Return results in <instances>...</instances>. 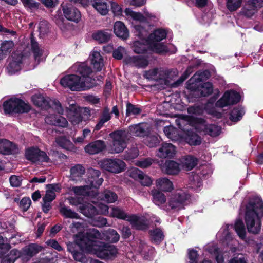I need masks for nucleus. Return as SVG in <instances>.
Segmentation results:
<instances>
[{
  "mask_svg": "<svg viewBox=\"0 0 263 263\" xmlns=\"http://www.w3.org/2000/svg\"><path fill=\"white\" fill-rule=\"evenodd\" d=\"M110 36V33L107 30H98L94 32L92 34V39L100 43L108 42Z\"/></svg>",
  "mask_w": 263,
  "mask_h": 263,
  "instance_id": "c85d7f7f",
  "label": "nucleus"
},
{
  "mask_svg": "<svg viewBox=\"0 0 263 263\" xmlns=\"http://www.w3.org/2000/svg\"><path fill=\"white\" fill-rule=\"evenodd\" d=\"M170 70L163 68H155L145 71L144 77L147 79L160 81L161 84L166 85L170 78Z\"/></svg>",
  "mask_w": 263,
  "mask_h": 263,
  "instance_id": "1a4fd4ad",
  "label": "nucleus"
},
{
  "mask_svg": "<svg viewBox=\"0 0 263 263\" xmlns=\"http://www.w3.org/2000/svg\"><path fill=\"white\" fill-rule=\"evenodd\" d=\"M165 135L172 140H175L177 137V130L172 126H167L163 129Z\"/></svg>",
  "mask_w": 263,
  "mask_h": 263,
  "instance_id": "13d9d810",
  "label": "nucleus"
},
{
  "mask_svg": "<svg viewBox=\"0 0 263 263\" xmlns=\"http://www.w3.org/2000/svg\"><path fill=\"white\" fill-rule=\"evenodd\" d=\"M22 58L23 56L21 53H13L9 58L7 70L10 74H14L21 69Z\"/></svg>",
  "mask_w": 263,
  "mask_h": 263,
  "instance_id": "ddd939ff",
  "label": "nucleus"
},
{
  "mask_svg": "<svg viewBox=\"0 0 263 263\" xmlns=\"http://www.w3.org/2000/svg\"><path fill=\"white\" fill-rule=\"evenodd\" d=\"M50 162L51 160L47 154L39 149L38 153V157H37L36 162Z\"/></svg>",
  "mask_w": 263,
  "mask_h": 263,
  "instance_id": "774afa93",
  "label": "nucleus"
},
{
  "mask_svg": "<svg viewBox=\"0 0 263 263\" xmlns=\"http://www.w3.org/2000/svg\"><path fill=\"white\" fill-rule=\"evenodd\" d=\"M39 150V148L34 147L27 148L25 152L26 158L32 162H36Z\"/></svg>",
  "mask_w": 263,
  "mask_h": 263,
  "instance_id": "c03bdc74",
  "label": "nucleus"
},
{
  "mask_svg": "<svg viewBox=\"0 0 263 263\" xmlns=\"http://www.w3.org/2000/svg\"><path fill=\"white\" fill-rule=\"evenodd\" d=\"M75 74H67L60 80L61 85L71 91H82L90 88L92 85L89 83L91 81L89 77L92 70L85 63L75 64L71 68Z\"/></svg>",
  "mask_w": 263,
  "mask_h": 263,
  "instance_id": "f03ea898",
  "label": "nucleus"
},
{
  "mask_svg": "<svg viewBox=\"0 0 263 263\" xmlns=\"http://www.w3.org/2000/svg\"><path fill=\"white\" fill-rule=\"evenodd\" d=\"M125 13L127 16L130 17L133 21L139 23L148 22L156 18V16L154 14L149 13L146 10H144L143 12L144 14H142L140 12L133 11L129 8H126L125 10Z\"/></svg>",
  "mask_w": 263,
  "mask_h": 263,
  "instance_id": "f8f14e48",
  "label": "nucleus"
},
{
  "mask_svg": "<svg viewBox=\"0 0 263 263\" xmlns=\"http://www.w3.org/2000/svg\"><path fill=\"white\" fill-rule=\"evenodd\" d=\"M166 37V32L165 30L159 29L151 34L146 40V42L149 45V48L154 52L162 53L168 51L167 47L161 43V41Z\"/></svg>",
  "mask_w": 263,
  "mask_h": 263,
  "instance_id": "423d86ee",
  "label": "nucleus"
},
{
  "mask_svg": "<svg viewBox=\"0 0 263 263\" xmlns=\"http://www.w3.org/2000/svg\"><path fill=\"white\" fill-rule=\"evenodd\" d=\"M153 162L151 158H146L136 161L135 165L142 168H145L151 166Z\"/></svg>",
  "mask_w": 263,
  "mask_h": 263,
  "instance_id": "680f3d73",
  "label": "nucleus"
},
{
  "mask_svg": "<svg viewBox=\"0 0 263 263\" xmlns=\"http://www.w3.org/2000/svg\"><path fill=\"white\" fill-rule=\"evenodd\" d=\"M104 239L111 242L118 241L120 235L114 229H109L103 233Z\"/></svg>",
  "mask_w": 263,
  "mask_h": 263,
  "instance_id": "79ce46f5",
  "label": "nucleus"
},
{
  "mask_svg": "<svg viewBox=\"0 0 263 263\" xmlns=\"http://www.w3.org/2000/svg\"><path fill=\"white\" fill-rule=\"evenodd\" d=\"M213 88L212 83L206 82L203 84L199 89L201 96L205 97L211 94L213 92Z\"/></svg>",
  "mask_w": 263,
  "mask_h": 263,
  "instance_id": "5fc2aeb1",
  "label": "nucleus"
},
{
  "mask_svg": "<svg viewBox=\"0 0 263 263\" xmlns=\"http://www.w3.org/2000/svg\"><path fill=\"white\" fill-rule=\"evenodd\" d=\"M232 225L226 224L223 226L217 234V237L222 243L228 245L231 241H233L232 237L229 230L232 228Z\"/></svg>",
  "mask_w": 263,
  "mask_h": 263,
  "instance_id": "aec40b11",
  "label": "nucleus"
},
{
  "mask_svg": "<svg viewBox=\"0 0 263 263\" xmlns=\"http://www.w3.org/2000/svg\"><path fill=\"white\" fill-rule=\"evenodd\" d=\"M126 64L137 68H145L148 64L147 59L140 55L128 57L124 60Z\"/></svg>",
  "mask_w": 263,
  "mask_h": 263,
  "instance_id": "2eb2a0df",
  "label": "nucleus"
},
{
  "mask_svg": "<svg viewBox=\"0 0 263 263\" xmlns=\"http://www.w3.org/2000/svg\"><path fill=\"white\" fill-rule=\"evenodd\" d=\"M103 239V234H101L97 229H91L89 230L86 236H84L82 234L77 235L75 242L85 253L94 254L102 259L114 258L118 253L114 246L96 240Z\"/></svg>",
  "mask_w": 263,
  "mask_h": 263,
  "instance_id": "f257e3e1",
  "label": "nucleus"
},
{
  "mask_svg": "<svg viewBox=\"0 0 263 263\" xmlns=\"http://www.w3.org/2000/svg\"><path fill=\"white\" fill-rule=\"evenodd\" d=\"M105 147V144L103 141L97 140L86 145L85 151L90 155H93L101 152Z\"/></svg>",
  "mask_w": 263,
  "mask_h": 263,
  "instance_id": "412c9836",
  "label": "nucleus"
},
{
  "mask_svg": "<svg viewBox=\"0 0 263 263\" xmlns=\"http://www.w3.org/2000/svg\"><path fill=\"white\" fill-rule=\"evenodd\" d=\"M85 173V168L82 165L77 164L70 168V178L73 180H78Z\"/></svg>",
  "mask_w": 263,
  "mask_h": 263,
  "instance_id": "f704fd0d",
  "label": "nucleus"
},
{
  "mask_svg": "<svg viewBox=\"0 0 263 263\" xmlns=\"http://www.w3.org/2000/svg\"><path fill=\"white\" fill-rule=\"evenodd\" d=\"M242 2V0H227V8L230 11H236L241 7Z\"/></svg>",
  "mask_w": 263,
  "mask_h": 263,
  "instance_id": "4d7b16f0",
  "label": "nucleus"
},
{
  "mask_svg": "<svg viewBox=\"0 0 263 263\" xmlns=\"http://www.w3.org/2000/svg\"><path fill=\"white\" fill-rule=\"evenodd\" d=\"M190 180L191 187L197 190H198L202 185L201 180L197 174H194L190 176Z\"/></svg>",
  "mask_w": 263,
  "mask_h": 263,
  "instance_id": "6e6d98bb",
  "label": "nucleus"
},
{
  "mask_svg": "<svg viewBox=\"0 0 263 263\" xmlns=\"http://www.w3.org/2000/svg\"><path fill=\"white\" fill-rule=\"evenodd\" d=\"M42 250V247L36 244L32 243L24 249V253L29 256L32 257Z\"/></svg>",
  "mask_w": 263,
  "mask_h": 263,
  "instance_id": "58836bf2",
  "label": "nucleus"
},
{
  "mask_svg": "<svg viewBox=\"0 0 263 263\" xmlns=\"http://www.w3.org/2000/svg\"><path fill=\"white\" fill-rule=\"evenodd\" d=\"M69 121L73 125L78 124L82 121V118L80 113L77 110H70L68 114Z\"/></svg>",
  "mask_w": 263,
  "mask_h": 263,
  "instance_id": "09e8293b",
  "label": "nucleus"
},
{
  "mask_svg": "<svg viewBox=\"0 0 263 263\" xmlns=\"http://www.w3.org/2000/svg\"><path fill=\"white\" fill-rule=\"evenodd\" d=\"M197 159L192 156H185L181 160L183 167L187 171L193 169L197 165Z\"/></svg>",
  "mask_w": 263,
  "mask_h": 263,
  "instance_id": "72a5a7b5",
  "label": "nucleus"
},
{
  "mask_svg": "<svg viewBox=\"0 0 263 263\" xmlns=\"http://www.w3.org/2000/svg\"><path fill=\"white\" fill-rule=\"evenodd\" d=\"M176 153V148L171 143H165L158 149L157 156L160 158L173 157Z\"/></svg>",
  "mask_w": 263,
  "mask_h": 263,
  "instance_id": "dca6fc26",
  "label": "nucleus"
},
{
  "mask_svg": "<svg viewBox=\"0 0 263 263\" xmlns=\"http://www.w3.org/2000/svg\"><path fill=\"white\" fill-rule=\"evenodd\" d=\"M90 190H91V189L88 185L73 186L71 187V191L78 195L93 196L91 193Z\"/></svg>",
  "mask_w": 263,
  "mask_h": 263,
  "instance_id": "a19ab883",
  "label": "nucleus"
},
{
  "mask_svg": "<svg viewBox=\"0 0 263 263\" xmlns=\"http://www.w3.org/2000/svg\"><path fill=\"white\" fill-rule=\"evenodd\" d=\"M100 172L99 171L90 168L89 170V178L91 187L97 188L102 184L103 179L100 177Z\"/></svg>",
  "mask_w": 263,
  "mask_h": 263,
  "instance_id": "393cba45",
  "label": "nucleus"
},
{
  "mask_svg": "<svg viewBox=\"0 0 263 263\" xmlns=\"http://www.w3.org/2000/svg\"><path fill=\"white\" fill-rule=\"evenodd\" d=\"M14 46L13 42L9 41L3 42L0 47V60L6 58Z\"/></svg>",
  "mask_w": 263,
  "mask_h": 263,
  "instance_id": "c9c22d12",
  "label": "nucleus"
},
{
  "mask_svg": "<svg viewBox=\"0 0 263 263\" xmlns=\"http://www.w3.org/2000/svg\"><path fill=\"white\" fill-rule=\"evenodd\" d=\"M153 201L157 205L161 206L164 210L169 211L174 210L178 211L184 208L185 201L189 198L186 192L180 189L176 190L169 198L167 204H165L166 198L165 195L159 191H152Z\"/></svg>",
  "mask_w": 263,
  "mask_h": 263,
  "instance_id": "7ed1b4c3",
  "label": "nucleus"
},
{
  "mask_svg": "<svg viewBox=\"0 0 263 263\" xmlns=\"http://www.w3.org/2000/svg\"><path fill=\"white\" fill-rule=\"evenodd\" d=\"M186 129L184 137L187 143L191 145H199L201 142V137L193 131Z\"/></svg>",
  "mask_w": 263,
  "mask_h": 263,
  "instance_id": "cd10ccee",
  "label": "nucleus"
},
{
  "mask_svg": "<svg viewBox=\"0 0 263 263\" xmlns=\"http://www.w3.org/2000/svg\"><path fill=\"white\" fill-rule=\"evenodd\" d=\"M187 121L189 125L194 127L199 133L208 135L211 137L218 136L221 133V127L215 124L208 123L206 121L201 118L187 117L186 120L181 119L178 124L182 128V124Z\"/></svg>",
  "mask_w": 263,
  "mask_h": 263,
  "instance_id": "39448f33",
  "label": "nucleus"
},
{
  "mask_svg": "<svg viewBox=\"0 0 263 263\" xmlns=\"http://www.w3.org/2000/svg\"><path fill=\"white\" fill-rule=\"evenodd\" d=\"M144 173L137 168H132L128 172L129 176L136 180L140 179Z\"/></svg>",
  "mask_w": 263,
  "mask_h": 263,
  "instance_id": "bf43d9fd",
  "label": "nucleus"
},
{
  "mask_svg": "<svg viewBox=\"0 0 263 263\" xmlns=\"http://www.w3.org/2000/svg\"><path fill=\"white\" fill-rule=\"evenodd\" d=\"M111 118L110 114L108 108H105L100 118L98 123L95 126V129L98 130H99L103 125V124L109 121Z\"/></svg>",
  "mask_w": 263,
  "mask_h": 263,
  "instance_id": "ea45409f",
  "label": "nucleus"
},
{
  "mask_svg": "<svg viewBox=\"0 0 263 263\" xmlns=\"http://www.w3.org/2000/svg\"><path fill=\"white\" fill-rule=\"evenodd\" d=\"M3 108L6 114L24 113L28 112L30 106L25 103L23 100L12 98L3 103Z\"/></svg>",
  "mask_w": 263,
  "mask_h": 263,
  "instance_id": "6e6552de",
  "label": "nucleus"
},
{
  "mask_svg": "<svg viewBox=\"0 0 263 263\" xmlns=\"http://www.w3.org/2000/svg\"><path fill=\"white\" fill-rule=\"evenodd\" d=\"M102 168L113 173H119L125 168L124 162L119 159H106L99 163Z\"/></svg>",
  "mask_w": 263,
  "mask_h": 263,
  "instance_id": "9d476101",
  "label": "nucleus"
},
{
  "mask_svg": "<svg viewBox=\"0 0 263 263\" xmlns=\"http://www.w3.org/2000/svg\"><path fill=\"white\" fill-rule=\"evenodd\" d=\"M32 101L34 104L41 107L46 108L51 106L49 98H45L41 95H35L32 97Z\"/></svg>",
  "mask_w": 263,
  "mask_h": 263,
  "instance_id": "473e14b6",
  "label": "nucleus"
},
{
  "mask_svg": "<svg viewBox=\"0 0 263 263\" xmlns=\"http://www.w3.org/2000/svg\"><path fill=\"white\" fill-rule=\"evenodd\" d=\"M146 125L143 123L133 125L129 127V134L135 136L144 137L146 135Z\"/></svg>",
  "mask_w": 263,
  "mask_h": 263,
  "instance_id": "c756f323",
  "label": "nucleus"
},
{
  "mask_svg": "<svg viewBox=\"0 0 263 263\" xmlns=\"http://www.w3.org/2000/svg\"><path fill=\"white\" fill-rule=\"evenodd\" d=\"M78 210L84 215L88 217H92L98 214L96 208L88 203H83L79 207Z\"/></svg>",
  "mask_w": 263,
  "mask_h": 263,
  "instance_id": "a878e982",
  "label": "nucleus"
},
{
  "mask_svg": "<svg viewBox=\"0 0 263 263\" xmlns=\"http://www.w3.org/2000/svg\"><path fill=\"white\" fill-rule=\"evenodd\" d=\"M59 211L61 215L65 218L71 219L79 218V216L77 213L64 205H61Z\"/></svg>",
  "mask_w": 263,
  "mask_h": 263,
  "instance_id": "e433bc0d",
  "label": "nucleus"
},
{
  "mask_svg": "<svg viewBox=\"0 0 263 263\" xmlns=\"http://www.w3.org/2000/svg\"><path fill=\"white\" fill-rule=\"evenodd\" d=\"M111 138V153H119L126 147L128 140V133L125 130H117L109 135Z\"/></svg>",
  "mask_w": 263,
  "mask_h": 263,
  "instance_id": "0eeeda50",
  "label": "nucleus"
},
{
  "mask_svg": "<svg viewBox=\"0 0 263 263\" xmlns=\"http://www.w3.org/2000/svg\"><path fill=\"white\" fill-rule=\"evenodd\" d=\"M56 142L58 145L64 149L72 150L74 146L72 142L64 137H59L57 138Z\"/></svg>",
  "mask_w": 263,
  "mask_h": 263,
  "instance_id": "a18cd8bd",
  "label": "nucleus"
},
{
  "mask_svg": "<svg viewBox=\"0 0 263 263\" xmlns=\"http://www.w3.org/2000/svg\"><path fill=\"white\" fill-rule=\"evenodd\" d=\"M127 221L130 223L134 228L138 230L146 229L148 224L147 219L145 216H137L135 215H130Z\"/></svg>",
  "mask_w": 263,
  "mask_h": 263,
  "instance_id": "4468645a",
  "label": "nucleus"
},
{
  "mask_svg": "<svg viewBox=\"0 0 263 263\" xmlns=\"http://www.w3.org/2000/svg\"><path fill=\"white\" fill-rule=\"evenodd\" d=\"M141 112V109L128 103L126 106V115L129 116L131 114L138 115Z\"/></svg>",
  "mask_w": 263,
  "mask_h": 263,
  "instance_id": "69168bd1",
  "label": "nucleus"
},
{
  "mask_svg": "<svg viewBox=\"0 0 263 263\" xmlns=\"http://www.w3.org/2000/svg\"><path fill=\"white\" fill-rule=\"evenodd\" d=\"M99 198L107 203H113L117 200L118 196L115 193L106 190L99 196Z\"/></svg>",
  "mask_w": 263,
  "mask_h": 263,
  "instance_id": "37998d69",
  "label": "nucleus"
},
{
  "mask_svg": "<svg viewBox=\"0 0 263 263\" xmlns=\"http://www.w3.org/2000/svg\"><path fill=\"white\" fill-rule=\"evenodd\" d=\"M148 47L149 48V46L146 42V40L143 43L140 41H135L133 47L134 51L138 54L143 53Z\"/></svg>",
  "mask_w": 263,
  "mask_h": 263,
  "instance_id": "de8ad7c7",
  "label": "nucleus"
},
{
  "mask_svg": "<svg viewBox=\"0 0 263 263\" xmlns=\"http://www.w3.org/2000/svg\"><path fill=\"white\" fill-rule=\"evenodd\" d=\"M209 72L206 71L204 72H196L192 78L189 81L190 85L189 88L193 89V85L195 84V85L198 83L201 82L204 80V79L208 78Z\"/></svg>",
  "mask_w": 263,
  "mask_h": 263,
  "instance_id": "2f4dec72",
  "label": "nucleus"
},
{
  "mask_svg": "<svg viewBox=\"0 0 263 263\" xmlns=\"http://www.w3.org/2000/svg\"><path fill=\"white\" fill-rule=\"evenodd\" d=\"M22 181V177L16 175H12L9 178L10 183L13 187L20 186L21 184Z\"/></svg>",
  "mask_w": 263,
  "mask_h": 263,
  "instance_id": "338daca9",
  "label": "nucleus"
},
{
  "mask_svg": "<svg viewBox=\"0 0 263 263\" xmlns=\"http://www.w3.org/2000/svg\"><path fill=\"white\" fill-rule=\"evenodd\" d=\"M157 187L164 192H171L173 189V183L166 177L158 179L156 181Z\"/></svg>",
  "mask_w": 263,
  "mask_h": 263,
  "instance_id": "7c9ffc66",
  "label": "nucleus"
},
{
  "mask_svg": "<svg viewBox=\"0 0 263 263\" xmlns=\"http://www.w3.org/2000/svg\"><path fill=\"white\" fill-rule=\"evenodd\" d=\"M245 111L241 107L234 108L231 112L230 119L232 121L237 122L244 115Z\"/></svg>",
  "mask_w": 263,
  "mask_h": 263,
  "instance_id": "864d4df0",
  "label": "nucleus"
},
{
  "mask_svg": "<svg viewBox=\"0 0 263 263\" xmlns=\"http://www.w3.org/2000/svg\"><path fill=\"white\" fill-rule=\"evenodd\" d=\"M114 31L118 37L123 40H126L129 37V32L124 23L121 21H117L115 22Z\"/></svg>",
  "mask_w": 263,
  "mask_h": 263,
  "instance_id": "5701e85b",
  "label": "nucleus"
},
{
  "mask_svg": "<svg viewBox=\"0 0 263 263\" xmlns=\"http://www.w3.org/2000/svg\"><path fill=\"white\" fill-rule=\"evenodd\" d=\"M263 4V0H248L246 7L248 10L252 11V13L257 8L260 7Z\"/></svg>",
  "mask_w": 263,
  "mask_h": 263,
  "instance_id": "3c124183",
  "label": "nucleus"
},
{
  "mask_svg": "<svg viewBox=\"0 0 263 263\" xmlns=\"http://www.w3.org/2000/svg\"><path fill=\"white\" fill-rule=\"evenodd\" d=\"M206 250L210 254H213L215 256L217 263L223 262V257L217 247L213 245H211L207 247Z\"/></svg>",
  "mask_w": 263,
  "mask_h": 263,
  "instance_id": "49530a36",
  "label": "nucleus"
},
{
  "mask_svg": "<svg viewBox=\"0 0 263 263\" xmlns=\"http://www.w3.org/2000/svg\"><path fill=\"white\" fill-rule=\"evenodd\" d=\"M109 215L110 217L127 220L130 215L126 214L125 212L118 207L112 206Z\"/></svg>",
  "mask_w": 263,
  "mask_h": 263,
  "instance_id": "4c0bfd02",
  "label": "nucleus"
},
{
  "mask_svg": "<svg viewBox=\"0 0 263 263\" xmlns=\"http://www.w3.org/2000/svg\"><path fill=\"white\" fill-rule=\"evenodd\" d=\"M161 170L168 175H176L180 171L179 163L173 160L166 161L161 166Z\"/></svg>",
  "mask_w": 263,
  "mask_h": 263,
  "instance_id": "6ab92c4d",
  "label": "nucleus"
},
{
  "mask_svg": "<svg viewBox=\"0 0 263 263\" xmlns=\"http://www.w3.org/2000/svg\"><path fill=\"white\" fill-rule=\"evenodd\" d=\"M151 235L152 239L156 242L161 241L163 239V234L162 231L159 229H156L151 232Z\"/></svg>",
  "mask_w": 263,
  "mask_h": 263,
  "instance_id": "0e129e2a",
  "label": "nucleus"
},
{
  "mask_svg": "<svg viewBox=\"0 0 263 263\" xmlns=\"http://www.w3.org/2000/svg\"><path fill=\"white\" fill-rule=\"evenodd\" d=\"M111 9L114 15L119 16L122 13V9L118 3L115 1H110Z\"/></svg>",
  "mask_w": 263,
  "mask_h": 263,
  "instance_id": "052dcab7",
  "label": "nucleus"
},
{
  "mask_svg": "<svg viewBox=\"0 0 263 263\" xmlns=\"http://www.w3.org/2000/svg\"><path fill=\"white\" fill-rule=\"evenodd\" d=\"M263 216V202L259 197L255 198L246 206L245 222L249 232L257 234L261 229Z\"/></svg>",
  "mask_w": 263,
  "mask_h": 263,
  "instance_id": "20e7f679",
  "label": "nucleus"
},
{
  "mask_svg": "<svg viewBox=\"0 0 263 263\" xmlns=\"http://www.w3.org/2000/svg\"><path fill=\"white\" fill-rule=\"evenodd\" d=\"M89 58L94 69L96 71H100L104 66L103 60L100 53L97 51L93 50L89 55Z\"/></svg>",
  "mask_w": 263,
  "mask_h": 263,
  "instance_id": "4be33fe9",
  "label": "nucleus"
},
{
  "mask_svg": "<svg viewBox=\"0 0 263 263\" xmlns=\"http://www.w3.org/2000/svg\"><path fill=\"white\" fill-rule=\"evenodd\" d=\"M15 256L11 257L9 256L5 257L2 260L1 263H14L16 259L19 256V252L16 250H13L10 252V255Z\"/></svg>",
  "mask_w": 263,
  "mask_h": 263,
  "instance_id": "e2e57ef3",
  "label": "nucleus"
},
{
  "mask_svg": "<svg viewBox=\"0 0 263 263\" xmlns=\"http://www.w3.org/2000/svg\"><path fill=\"white\" fill-rule=\"evenodd\" d=\"M63 12L65 17L71 21L79 22L81 17L80 12L76 8L69 6H63Z\"/></svg>",
  "mask_w": 263,
  "mask_h": 263,
  "instance_id": "f3484780",
  "label": "nucleus"
},
{
  "mask_svg": "<svg viewBox=\"0 0 263 263\" xmlns=\"http://www.w3.org/2000/svg\"><path fill=\"white\" fill-rule=\"evenodd\" d=\"M144 142L150 147H155L159 143V140L157 136L148 135H146L144 140Z\"/></svg>",
  "mask_w": 263,
  "mask_h": 263,
  "instance_id": "603ef678",
  "label": "nucleus"
},
{
  "mask_svg": "<svg viewBox=\"0 0 263 263\" xmlns=\"http://www.w3.org/2000/svg\"><path fill=\"white\" fill-rule=\"evenodd\" d=\"M240 100V95L233 90L226 91L216 103V106L223 107L237 103Z\"/></svg>",
  "mask_w": 263,
  "mask_h": 263,
  "instance_id": "9b49d317",
  "label": "nucleus"
},
{
  "mask_svg": "<svg viewBox=\"0 0 263 263\" xmlns=\"http://www.w3.org/2000/svg\"><path fill=\"white\" fill-rule=\"evenodd\" d=\"M17 151V146L14 143L5 139H0V153L10 155L16 153Z\"/></svg>",
  "mask_w": 263,
  "mask_h": 263,
  "instance_id": "a211bd4d",
  "label": "nucleus"
},
{
  "mask_svg": "<svg viewBox=\"0 0 263 263\" xmlns=\"http://www.w3.org/2000/svg\"><path fill=\"white\" fill-rule=\"evenodd\" d=\"M78 210L84 215L88 217H92L98 214L96 208L88 203H83L79 207Z\"/></svg>",
  "mask_w": 263,
  "mask_h": 263,
  "instance_id": "bb28decb",
  "label": "nucleus"
},
{
  "mask_svg": "<svg viewBox=\"0 0 263 263\" xmlns=\"http://www.w3.org/2000/svg\"><path fill=\"white\" fill-rule=\"evenodd\" d=\"M94 9L102 15H106L109 12V6L107 0H91Z\"/></svg>",
  "mask_w": 263,
  "mask_h": 263,
  "instance_id": "b1692460",
  "label": "nucleus"
},
{
  "mask_svg": "<svg viewBox=\"0 0 263 263\" xmlns=\"http://www.w3.org/2000/svg\"><path fill=\"white\" fill-rule=\"evenodd\" d=\"M235 230L239 237L243 239L246 237V231L242 220H237L235 224Z\"/></svg>",
  "mask_w": 263,
  "mask_h": 263,
  "instance_id": "8fccbe9b",
  "label": "nucleus"
}]
</instances>
